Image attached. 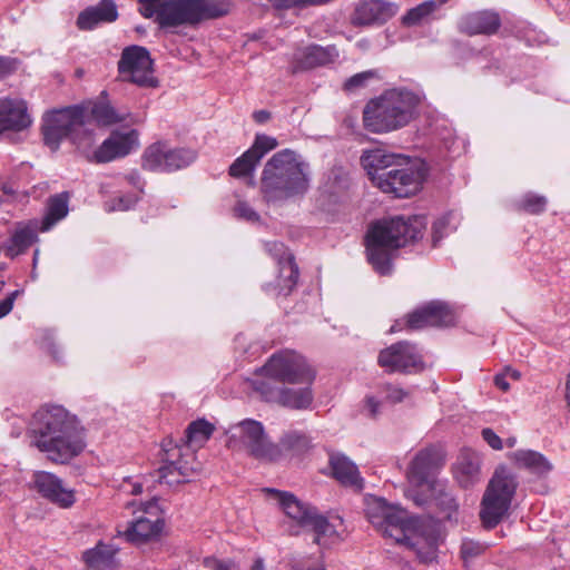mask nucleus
<instances>
[{"label": "nucleus", "mask_w": 570, "mask_h": 570, "mask_svg": "<svg viewBox=\"0 0 570 570\" xmlns=\"http://www.w3.org/2000/svg\"><path fill=\"white\" fill-rule=\"evenodd\" d=\"M332 473L342 484L353 487L357 490L363 488V479L357 466L344 454H333L330 459Z\"/></svg>", "instance_id": "obj_29"}, {"label": "nucleus", "mask_w": 570, "mask_h": 570, "mask_svg": "<svg viewBox=\"0 0 570 570\" xmlns=\"http://www.w3.org/2000/svg\"><path fill=\"white\" fill-rule=\"evenodd\" d=\"M504 374H505V376H507V375H509L511 379H513V380H515V381H517V380H520V377H521V374H520V372H519V371L513 370V368H510V367H508V368L505 370V373H504Z\"/></svg>", "instance_id": "obj_63"}, {"label": "nucleus", "mask_w": 570, "mask_h": 570, "mask_svg": "<svg viewBox=\"0 0 570 570\" xmlns=\"http://www.w3.org/2000/svg\"><path fill=\"white\" fill-rule=\"evenodd\" d=\"M455 480L463 488H469L481 481V456L478 452L463 449L453 466Z\"/></svg>", "instance_id": "obj_23"}, {"label": "nucleus", "mask_w": 570, "mask_h": 570, "mask_svg": "<svg viewBox=\"0 0 570 570\" xmlns=\"http://www.w3.org/2000/svg\"><path fill=\"white\" fill-rule=\"evenodd\" d=\"M121 77L141 87H156L157 80L153 76V60L147 49L132 46L126 48L118 62Z\"/></svg>", "instance_id": "obj_14"}, {"label": "nucleus", "mask_w": 570, "mask_h": 570, "mask_svg": "<svg viewBox=\"0 0 570 570\" xmlns=\"http://www.w3.org/2000/svg\"><path fill=\"white\" fill-rule=\"evenodd\" d=\"M444 464V453L441 448L431 445L415 454L409 470L407 479L415 487L426 485L431 489L434 475Z\"/></svg>", "instance_id": "obj_16"}, {"label": "nucleus", "mask_w": 570, "mask_h": 570, "mask_svg": "<svg viewBox=\"0 0 570 570\" xmlns=\"http://www.w3.org/2000/svg\"><path fill=\"white\" fill-rule=\"evenodd\" d=\"M138 200L137 194H129L125 196H119L109 203L106 204L107 209L109 212L114 210H128L130 209Z\"/></svg>", "instance_id": "obj_48"}, {"label": "nucleus", "mask_w": 570, "mask_h": 570, "mask_svg": "<svg viewBox=\"0 0 570 570\" xmlns=\"http://www.w3.org/2000/svg\"><path fill=\"white\" fill-rule=\"evenodd\" d=\"M500 27V18L493 11H476L460 20V29L470 35H491Z\"/></svg>", "instance_id": "obj_28"}, {"label": "nucleus", "mask_w": 570, "mask_h": 570, "mask_svg": "<svg viewBox=\"0 0 570 570\" xmlns=\"http://www.w3.org/2000/svg\"><path fill=\"white\" fill-rule=\"evenodd\" d=\"M508 458L518 469L527 470L538 478H546L553 470L550 460L534 450H517L509 453Z\"/></svg>", "instance_id": "obj_25"}, {"label": "nucleus", "mask_w": 570, "mask_h": 570, "mask_svg": "<svg viewBox=\"0 0 570 570\" xmlns=\"http://www.w3.org/2000/svg\"><path fill=\"white\" fill-rule=\"evenodd\" d=\"M250 570H265L264 560L257 558L250 567Z\"/></svg>", "instance_id": "obj_62"}, {"label": "nucleus", "mask_w": 570, "mask_h": 570, "mask_svg": "<svg viewBox=\"0 0 570 570\" xmlns=\"http://www.w3.org/2000/svg\"><path fill=\"white\" fill-rule=\"evenodd\" d=\"M118 18V11L112 0H101L97 6L81 11L77 18L80 30H91L99 23L112 22Z\"/></svg>", "instance_id": "obj_27"}, {"label": "nucleus", "mask_w": 570, "mask_h": 570, "mask_svg": "<svg viewBox=\"0 0 570 570\" xmlns=\"http://www.w3.org/2000/svg\"><path fill=\"white\" fill-rule=\"evenodd\" d=\"M27 436L31 446L56 463L69 462L86 446L77 416L58 404H45L33 413Z\"/></svg>", "instance_id": "obj_1"}, {"label": "nucleus", "mask_w": 570, "mask_h": 570, "mask_svg": "<svg viewBox=\"0 0 570 570\" xmlns=\"http://www.w3.org/2000/svg\"><path fill=\"white\" fill-rule=\"evenodd\" d=\"M379 364L389 372L419 373L425 368L421 351L409 342H397L382 350Z\"/></svg>", "instance_id": "obj_15"}, {"label": "nucleus", "mask_w": 570, "mask_h": 570, "mask_svg": "<svg viewBox=\"0 0 570 570\" xmlns=\"http://www.w3.org/2000/svg\"><path fill=\"white\" fill-rule=\"evenodd\" d=\"M125 179L129 185H132L138 191H142L144 184L141 181L139 173L131 171L125 177Z\"/></svg>", "instance_id": "obj_57"}, {"label": "nucleus", "mask_w": 570, "mask_h": 570, "mask_svg": "<svg viewBox=\"0 0 570 570\" xmlns=\"http://www.w3.org/2000/svg\"><path fill=\"white\" fill-rule=\"evenodd\" d=\"M275 401L291 409H307L313 401V394L309 387H284L277 392Z\"/></svg>", "instance_id": "obj_34"}, {"label": "nucleus", "mask_w": 570, "mask_h": 570, "mask_svg": "<svg viewBox=\"0 0 570 570\" xmlns=\"http://www.w3.org/2000/svg\"><path fill=\"white\" fill-rule=\"evenodd\" d=\"M259 160L246 150L229 167V175L236 178L252 176Z\"/></svg>", "instance_id": "obj_41"}, {"label": "nucleus", "mask_w": 570, "mask_h": 570, "mask_svg": "<svg viewBox=\"0 0 570 570\" xmlns=\"http://www.w3.org/2000/svg\"><path fill=\"white\" fill-rule=\"evenodd\" d=\"M403 161V155L389 153L382 148L364 150L361 156V164L374 185L377 176H383L394 166L402 165Z\"/></svg>", "instance_id": "obj_22"}, {"label": "nucleus", "mask_w": 570, "mask_h": 570, "mask_svg": "<svg viewBox=\"0 0 570 570\" xmlns=\"http://www.w3.org/2000/svg\"><path fill=\"white\" fill-rule=\"evenodd\" d=\"M277 446L281 452L301 454L311 449L312 439L306 432L293 429L283 434Z\"/></svg>", "instance_id": "obj_36"}, {"label": "nucleus", "mask_w": 570, "mask_h": 570, "mask_svg": "<svg viewBox=\"0 0 570 570\" xmlns=\"http://www.w3.org/2000/svg\"><path fill=\"white\" fill-rule=\"evenodd\" d=\"M196 157L193 149L170 148L167 144L158 141L145 149L141 166L149 171L169 173L189 166Z\"/></svg>", "instance_id": "obj_12"}, {"label": "nucleus", "mask_w": 570, "mask_h": 570, "mask_svg": "<svg viewBox=\"0 0 570 570\" xmlns=\"http://www.w3.org/2000/svg\"><path fill=\"white\" fill-rule=\"evenodd\" d=\"M254 119L257 122L263 124L269 119V112L266 110H258V111L254 112Z\"/></svg>", "instance_id": "obj_60"}, {"label": "nucleus", "mask_w": 570, "mask_h": 570, "mask_svg": "<svg viewBox=\"0 0 570 570\" xmlns=\"http://www.w3.org/2000/svg\"><path fill=\"white\" fill-rule=\"evenodd\" d=\"M364 410L370 416L375 417L380 413V402L374 396H366Z\"/></svg>", "instance_id": "obj_56"}, {"label": "nucleus", "mask_w": 570, "mask_h": 570, "mask_svg": "<svg viewBox=\"0 0 570 570\" xmlns=\"http://www.w3.org/2000/svg\"><path fill=\"white\" fill-rule=\"evenodd\" d=\"M21 61L10 56H0V80L14 73Z\"/></svg>", "instance_id": "obj_50"}, {"label": "nucleus", "mask_w": 570, "mask_h": 570, "mask_svg": "<svg viewBox=\"0 0 570 570\" xmlns=\"http://www.w3.org/2000/svg\"><path fill=\"white\" fill-rule=\"evenodd\" d=\"M86 119L87 112L82 106H70L46 114L42 125L45 144L51 150H57L62 139H71L82 129Z\"/></svg>", "instance_id": "obj_9"}, {"label": "nucleus", "mask_w": 570, "mask_h": 570, "mask_svg": "<svg viewBox=\"0 0 570 570\" xmlns=\"http://www.w3.org/2000/svg\"><path fill=\"white\" fill-rule=\"evenodd\" d=\"M384 393L385 399L392 403L402 402L407 396L406 391L391 384L384 386Z\"/></svg>", "instance_id": "obj_53"}, {"label": "nucleus", "mask_w": 570, "mask_h": 570, "mask_svg": "<svg viewBox=\"0 0 570 570\" xmlns=\"http://www.w3.org/2000/svg\"><path fill=\"white\" fill-rule=\"evenodd\" d=\"M460 223V217L453 213H446L438 218L432 227V242L433 246H438L443 237L454 232Z\"/></svg>", "instance_id": "obj_38"}, {"label": "nucleus", "mask_w": 570, "mask_h": 570, "mask_svg": "<svg viewBox=\"0 0 570 570\" xmlns=\"http://www.w3.org/2000/svg\"><path fill=\"white\" fill-rule=\"evenodd\" d=\"M426 224L425 216L413 215L395 216L371 225L365 236V246L373 268L381 275L389 274L393 253L422 238Z\"/></svg>", "instance_id": "obj_3"}, {"label": "nucleus", "mask_w": 570, "mask_h": 570, "mask_svg": "<svg viewBox=\"0 0 570 570\" xmlns=\"http://www.w3.org/2000/svg\"><path fill=\"white\" fill-rule=\"evenodd\" d=\"M487 549V546L474 540H463L461 544V557L465 563L469 564L473 559L481 556Z\"/></svg>", "instance_id": "obj_47"}, {"label": "nucleus", "mask_w": 570, "mask_h": 570, "mask_svg": "<svg viewBox=\"0 0 570 570\" xmlns=\"http://www.w3.org/2000/svg\"><path fill=\"white\" fill-rule=\"evenodd\" d=\"M337 57L338 51L334 46L322 47L317 45L308 46L296 55V59L302 68L327 65Z\"/></svg>", "instance_id": "obj_30"}, {"label": "nucleus", "mask_w": 570, "mask_h": 570, "mask_svg": "<svg viewBox=\"0 0 570 570\" xmlns=\"http://www.w3.org/2000/svg\"><path fill=\"white\" fill-rule=\"evenodd\" d=\"M37 235L32 227L19 226L11 235L9 242L4 245V254L10 258L20 255L32 245Z\"/></svg>", "instance_id": "obj_35"}, {"label": "nucleus", "mask_w": 570, "mask_h": 570, "mask_svg": "<svg viewBox=\"0 0 570 570\" xmlns=\"http://www.w3.org/2000/svg\"><path fill=\"white\" fill-rule=\"evenodd\" d=\"M265 247L279 265L278 294L288 295L298 279V267L294 262V257L287 252L283 243H266Z\"/></svg>", "instance_id": "obj_18"}, {"label": "nucleus", "mask_w": 570, "mask_h": 570, "mask_svg": "<svg viewBox=\"0 0 570 570\" xmlns=\"http://www.w3.org/2000/svg\"><path fill=\"white\" fill-rule=\"evenodd\" d=\"M426 177L422 164H413L406 157L400 166H394L383 176L376 177L375 186L383 193L394 194L396 197H410L421 188Z\"/></svg>", "instance_id": "obj_11"}, {"label": "nucleus", "mask_w": 570, "mask_h": 570, "mask_svg": "<svg viewBox=\"0 0 570 570\" xmlns=\"http://www.w3.org/2000/svg\"><path fill=\"white\" fill-rule=\"evenodd\" d=\"M139 2V12L145 18H155L160 28L194 26L228 12L224 3L210 0H140Z\"/></svg>", "instance_id": "obj_6"}, {"label": "nucleus", "mask_w": 570, "mask_h": 570, "mask_svg": "<svg viewBox=\"0 0 570 570\" xmlns=\"http://www.w3.org/2000/svg\"><path fill=\"white\" fill-rule=\"evenodd\" d=\"M204 566L209 570H239L235 562L216 558H205Z\"/></svg>", "instance_id": "obj_51"}, {"label": "nucleus", "mask_w": 570, "mask_h": 570, "mask_svg": "<svg viewBox=\"0 0 570 570\" xmlns=\"http://www.w3.org/2000/svg\"><path fill=\"white\" fill-rule=\"evenodd\" d=\"M564 399H566L567 405L570 407V373L568 374L567 380H566Z\"/></svg>", "instance_id": "obj_61"}, {"label": "nucleus", "mask_w": 570, "mask_h": 570, "mask_svg": "<svg viewBox=\"0 0 570 570\" xmlns=\"http://www.w3.org/2000/svg\"><path fill=\"white\" fill-rule=\"evenodd\" d=\"M131 489L128 490L131 494L138 495L142 492V485L141 483H132L130 484Z\"/></svg>", "instance_id": "obj_64"}, {"label": "nucleus", "mask_w": 570, "mask_h": 570, "mask_svg": "<svg viewBox=\"0 0 570 570\" xmlns=\"http://www.w3.org/2000/svg\"><path fill=\"white\" fill-rule=\"evenodd\" d=\"M19 295V291H13L9 296H7L1 303H0V318L8 315L12 307L14 299Z\"/></svg>", "instance_id": "obj_55"}, {"label": "nucleus", "mask_w": 570, "mask_h": 570, "mask_svg": "<svg viewBox=\"0 0 570 570\" xmlns=\"http://www.w3.org/2000/svg\"><path fill=\"white\" fill-rule=\"evenodd\" d=\"M364 512L368 522L384 537L396 542H405L416 549L424 562L435 558L436 535L430 530L431 521L410 519L409 513L399 504L390 503L384 498L366 495Z\"/></svg>", "instance_id": "obj_2"}, {"label": "nucleus", "mask_w": 570, "mask_h": 570, "mask_svg": "<svg viewBox=\"0 0 570 570\" xmlns=\"http://www.w3.org/2000/svg\"><path fill=\"white\" fill-rule=\"evenodd\" d=\"M118 548L99 542L95 548L83 552V561L90 568L105 569L114 566Z\"/></svg>", "instance_id": "obj_32"}, {"label": "nucleus", "mask_w": 570, "mask_h": 570, "mask_svg": "<svg viewBox=\"0 0 570 570\" xmlns=\"http://www.w3.org/2000/svg\"><path fill=\"white\" fill-rule=\"evenodd\" d=\"M261 371L267 377L289 384H311L315 379L305 357L291 350L273 354Z\"/></svg>", "instance_id": "obj_10"}, {"label": "nucleus", "mask_w": 570, "mask_h": 570, "mask_svg": "<svg viewBox=\"0 0 570 570\" xmlns=\"http://www.w3.org/2000/svg\"><path fill=\"white\" fill-rule=\"evenodd\" d=\"M33 482L37 491L51 502L62 508L73 504V491L65 488L61 480L55 474L45 471L37 472Z\"/></svg>", "instance_id": "obj_21"}, {"label": "nucleus", "mask_w": 570, "mask_h": 570, "mask_svg": "<svg viewBox=\"0 0 570 570\" xmlns=\"http://www.w3.org/2000/svg\"><path fill=\"white\" fill-rule=\"evenodd\" d=\"M69 193L62 191L48 199L47 212L41 222V232H48L59 220L63 219L69 212Z\"/></svg>", "instance_id": "obj_31"}, {"label": "nucleus", "mask_w": 570, "mask_h": 570, "mask_svg": "<svg viewBox=\"0 0 570 570\" xmlns=\"http://www.w3.org/2000/svg\"><path fill=\"white\" fill-rule=\"evenodd\" d=\"M90 115L99 125L104 126L121 122L129 117L127 111H118L109 102L105 101L94 104Z\"/></svg>", "instance_id": "obj_37"}, {"label": "nucleus", "mask_w": 570, "mask_h": 570, "mask_svg": "<svg viewBox=\"0 0 570 570\" xmlns=\"http://www.w3.org/2000/svg\"><path fill=\"white\" fill-rule=\"evenodd\" d=\"M520 209L530 214H540L546 209L547 198L532 193L525 194L518 203Z\"/></svg>", "instance_id": "obj_45"}, {"label": "nucleus", "mask_w": 570, "mask_h": 570, "mask_svg": "<svg viewBox=\"0 0 570 570\" xmlns=\"http://www.w3.org/2000/svg\"><path fill=\"white\" fill-rule=\"evenodd\" d=\"M376 78L377 72L375 70L362 71L347 78L343 83V89L347 92H356L365 88L371 80Z\"/></svg>", "instance_id": "obj_43"}, {"label": "nucleus", "mask_w": 570, "mask_h": 570, "mask_svg": "<svg viewBox=\"0 0 570 570\" xmlns=\"http://www.w3.org/2000/svg\"><path fill=\"white\" fill-rule=\"evenodd\" d=\"M32 118L27 102L22 99H0V134L21 131L30 127Z\"/></svg>", "instance_id": "obj_19"}, {"label": "nucleus", "mask_w": 570, "mask_h": 570, "mask_svg": "<svg viewBox=\"0 0 570 570\" xmlns=\"http://www.w3.org/2000/svg\"><path fill=\"white\" fill-rule=\"evenodd\" d=\"M227 445L233 450H244L258 460L275 461L281 456L277 444L271 442L261 422L243 420L229 426Z\"/></svg>", "instance_id": "obj_7"}, {"label": "nucleus", "mask_w": 570, "mask_h": 570, "mask_svg": "<svg viewBox=\"0 0 570 570\" xmlns=\"http://www.w3.org/2000/svg\"><path fill=\"white\" fill-rule=\"evenodd\" d=\"M494 384L503 392H507L510 389V384L507 381L505 374H498L494 377Z\"/></svg>", "instance_id": "obj_58"}, {"label": "nucleus", "mask_w": 570, "mask_h": 570, "mask_svg": "<svg viewBox=\"0 0 570 570\" xmlns=\"http://www.w3.org/2000/svg\"><path fill=\"white\" fill-rule=\"evenodd\" d=\"M452 321L453 315L446 304L442 302H431L409 314L406 325L412 330H420L425 326L449 325Z\"/></svg>", "instance_id": "obj_20"}, {"label": "nucleus", "mask_w": 570, "mask_h": 570, "mask_svg": "<svg viewBox=\"0 0 570 570\" xmlns=\"http://www.w3.org/2000/svg\"><path fill=\"white\" fill-rule=\"evenodd\" d=\"M394 14L390 3L382 0H368L358 3L352 17L355 26L383 23Z\"/></svg>", "instance_id": "obj_26"}, {"label": "nucleus", "mask_w": 570, "mask_h": 570, "mask_svg": "<svg viewBox=\"0 0 570 570\" xmlns=\"http://www.w3.org/2000/svg\"><path fill=\"white\" fill-rule=\"evenodd\" d=\"M138 515L128 522L124 531L119 534L134 544L149 542L159 537L164 523L158 515V504L156 499L146 502H139Z\"/></svg>", "instance_id": "obj_13"}, {"label": "nucleus", "mask_w": 570, "mask_h": 570, "mask_svg": "<svg viewBox=\"0 0 570 570\" xmlns=\"http://www.w3.org/2000/svg\"><path fill=\"white\" fill-rule=\"evenodd\" d=\"M214 425L206 420L191 422L186 430V438L190 445L202 446L213 434Z\"/></svg>", "instance_id": "obj_40"}, {"label": "nucleus", "mask_w": 570, "mask_h": 570, "mask_svg": "<svg viewBox=\"0 0 570 570\" xmlns=\"http://www.w3.org/2000/svg\"><path fill=\"white\" fill-rule=\"evenodd\" d=\"M406 497L412 499L416 505H424L426 503V498L419 495L413 489H409L406 491Z\"/></svg>", "instance_id": "obj_59"}, {"label": "nucleus", "mask_w": 570, "mask_h": 570, "mask_svg": "<svg viewBox=\"0 0 570 570\" xmlns=\"http://www.w3.org/2000/svg\"><path fill=\"white\" fill-rule=\"evenodd\" d=\"M138 131L131 129L127 132L114 131L97 149L92 151V161L109 163L116 158L125 157L139 146Z\"/></svg>", "instance_id": "obj_17"}, {"label": "nucleus", "mask_w": 570, "mask_h": 570, "mask_svg": "<svg viewBox=\"0 0 570 570\" xmlns=\"http://www.w3.org/2000/svg\"><path fill=\"white\" fill-rule=\"evenodd\" d=\"M436 9V3L434 1H425L415 8L411 9L403 18L404 23L406 24H416L423 18L432 13Z\"/></svg>", "instance_id": "obj_46"}, {"label": "nucleus", "mask_w": 570, "mask_h": 570, "mask_svg": "<svg viewBox=\"0 0 570 570\" xmlns=\"http://www.w3.org/2000/svg\"><path fill=\"white\" fill-rule=\"evenodd\" d=\"M235 215L238 218L250 223L259 222V215L246 202H238L234 208Z\"/></svg>", "instance_id": "obj_49"}, {"label": "nucleus", "mask_w": 570, "mask_h": 570, "mask_svg": "<svg viewBox=\"0 0 570 570\" xmlns=\"http://www.w3.org/2000/svg\"><path fill=\"white\" fill-rule=\"evenodd\" d=\"M88 122V118L86 119ZM73 145L83 154L90 161H92V149L95 145V137L91 130L87 128V124L83 125L80 131H77L70 139Z\"/></svg>", "instance_id": "obj_42"}, {"label": "nucleus", "mask_w": 570, "mask_h": 570, "mask_svg": "<svg viewBox=\"0 0 570 570\" xmlns=\"http://www.w3.org/2000/svg\"><path fill=\"white\" fill-rule=\"evenodd\" d=\"M420 98L405 88L385 90L368 100L363 109L364 128L373 134L399 130L411 122Z\"/></svg>", "instance_id": "obj_5"}, {"label": "nucleus", "mask_w": 570, "mask_h": 570, "mask_svg": "<svg viewBox=\"0 0 570 570\" xmlns=\"http://www.w3.org/2000/svg\"><path fill=\"white\" fill-rule=\"evenodd\" d=\"M306 529L314 531V541L320 546L327 547L340 541V533L336 525L317 512Z\"/></svg>", "instance_id": "obj_33"}, {"label": "nucleus", "mask_w": 570, "mask_h": 570, "mask_svg": "<svg viewBox=\"0 0 570 570\" xmlns=\"http://www.w3.org/2000/svg\"><path fill=\"white\" fill-rule=\"evenodd\" d=\"M277 147V140L274 137L258 134L255 137L254 144L249 149L250 155H254L255 159H261L271 150L275 149Z\"/></svg>", "instance_id": "obj_44"}, {"label": "nucleus", "mask_w": 570, "mask_h": 570, "mask_svg": "<svg viewBox=\"0 0 570 570\" xmlns=\"http://www.w3.org/2000/svg\"><path fill=\"white\" fill-rule=\"evenodd\" d=\"M481 435L483 440L488 443L490 448L493 450H502L503 441L502 439L490 428H485L481 431Z\"/></svg>", "instance_id": "obj_52"}, {"label": "nucleus", "mask_w": 570, "mask_h": 570, "mask_svg": "<svg viewBox=\"0 0 570 570\" xmlns=\"http://www.w3.org/2000/svg\"><path fill=\"white\" fill-rule=\"evenodd\" d=\"M515 479L505 470L497 471L483 494L480 518L488 529L494 528L507 514L515 493Z\"/></svg>", "instance_id": "obj_8"}, {"label": "nucleus", "mask_w": 570, "mask_h": 570, "mask_svg": "<svg viewBox=\"0 0 570 570\" xmlns=\"http://www.w3.org/2000/svg\"><path fill=\"white\" fill-rule=\"evenodd\" d=\"M440 504L448 512L446 517L450 519L452 517V512L456 511L458 502L449 493H442L440 497Z\"/></svg>", "instance_id": "obj_54"}, {"label": "nucleus", "mask_w": 570, "mask_h": 570, "mask_svg": "<svg viewBox=\"0 0 570 570\" xmlns=\"http://www.w3.org/2000/svg\"><path fill=\"white\" fill-rule=\"evenodd\" d=\"M267 491L275 495L284 513L302 528H307L317 510L299 501L294 494L274 489Z\"/></svg>", "instance_id": "obj_24"}, {"label": "nucleus", "mask_w": 570, "mask_h": 570, "mask_svg": "<svg viewBox=\"0 0 570 570\" xmlns=\"http://www.w3.org/2000/svg\"><path fill=\"white\" fill-rule=\"evenodd\" d=\"M194 468H188L181 461H171L159 468V479L167 483L189 481Z\"/></svg>", "instance_id": "obj_39"}, {"label": "nucleus", "mask_w": 570, "mask_h": 570, "mask_svg": "<svg viewBox=\"0 0 570 570\" xmlns=\"http://www.w3.org/2000/svg\"><path fill=\"white\" fill-rule=\"evenodd\" d=\"M308 188V165L293 150H281L266 161L261 177V191L267 204L302 196Z\"/></svg>", "instance_id": "obj_4"}]
</instances>
